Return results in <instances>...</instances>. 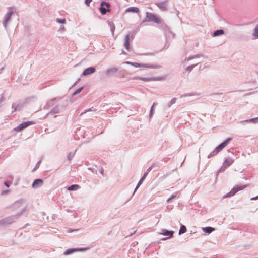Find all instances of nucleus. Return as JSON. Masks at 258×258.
I'll return each mask as SVG.
<instances>
[{
  "label": "nucleus",
  "mask_w": 258,
  "mask_h": 258,
  "mask_svg": "<svg viewBox=\"0 0 258 258\" xmlns=\"http://www.w3.org/2000/svg\"><path fill=\"white\" fill-rule=\"evenodd\" d=\"M34 98V97H28L26 98L23 101L19 100L16 102L13 103L12 105V113L21 110L24 106L29 102L30 100Z\"/></svg>",
  "instance_id": "obj_1"
},
{
  "label": "nucleus",
  "mask_w": 258,
  "mask_h": 258,
  "mask_svg": "<svg viewBox=\"0 0 258 258\" xmlns=\"http://www.w3.org/2000/svg\"><path fill=\"white\" fill-rule=\"evenodd\" d=\"M232 138H228L226 139L224 141L217 146L215 150L209 154L208 158H210L211 157L216 155L219 152L222 151L228 144V143L232 141Z\"/></svg>",
  "instance_id": "obj_2"
},
{
  "label": "nucleus",
  "mask_w": 258,
  "mask_h": 258,
  "mask_svg": "<svg viewBox=\"0 0 258 258\" xmlns=\"http://www.w3.org/2000/svg\"><path fill=\"white\" fill-rule=\"evenodd\" d=\"M25 211V207L23 208L21 211L17 214L2 219V222L4 223L5 225L12 224V223L15 222L17 219H18L21 216V215Z\"/></svg>",
  "instance_id": "obj_3"
},
{
  "label": "nucleus",
  "mask_w": 258,
  "mask_h": 258,
  "mask_svg": "<svg viewBox=\"0 0 258 258\" xmlns=\"http://www.w3.org/2000/svg\"><path fill=\"white\" fill-rule=\"evenodd\" d=\"M8 12L6 14L4 21L3 22V25L6 30L7 28V25L9 23L12 15L14 13L16 10L13 7H9L8 8Z\"/></svg>",
  "instance_id": "obj_4"
},
{
  "label": "nucleus",
  "mask_w": 258,
  "mask_h": 258,
  "mask_svg": "<svg viewBox=\"0 0 258 258\" xmlns=\"http://www.w3.org/2000/svg\"><path fill=\"white\" fill-rule=\"evenodd\" d=\"M146 19L143 22H153L157 24H160L162 22V20L160 18L151 13L146 12Z\"/></svg>",
  "instance_id": "obj_5"
},
{
  "label": "nucleus",
  "mask_w": 258,
  "mask_h": 258,
  "mask_svg": "<svg viewBox=\"0 0 258 258\" xmlns=\"http://www.w3.org/2000/svg\"><path fill=\"white\" fill-rule=\"evenodd\" d=\"M125 63L126 64H131L136 68L142 67L148 69H159L162 67V66L160 65H150L147 64L140 63L138 62H132L130 61H126Z\"/></svg>",
  "instance_id": "obj_6"
},
{
  "label": "nucleus",
  "mask_w": 258,
  "mask_h": 258,
  "mask_svg": "<svg viewBox=\"0 0 258 258\" xmlns=\"http://www.w3.org/2000/svg\"><path fill=\"white\" fill-rule=\"evenodd\" d=\"M134 35L133 32H129L127 33L124 37V46L125 49L128 51H130L131 48L130 46V42L131 40H133Z\"/></svg>",
  "instance_id": "obj_7"
},
{
  "label": "nucleus",
  "mask_w": 258,
  "mask_h": 258,
  "mask_svg": "<svg viewBox=\"0 0 258 258\" xmlns=\"http://www.w3.org/2000/svg\"><path fill=\"white\" fill-rule=\"evenodd\" d=\"M245 187H246V185H237L235 187H234L230 192L227 193V194L225 195L223 198H226L228 197H230L231 196H234L237 192L238 191H240L243 189H244Z\"/></svg>",
  "instance_id": "obj_8"
},
{
  "label": "nucleus",
  "mask_w": 258,
  "mask_h": 258,
  "mask_svg": "<svg viewBox=\"0 0 258 258\" xmlns=\"http://www.w3.org/2000/svg\"><path fill=\"white\" fill-rule=\"evenodd\" d=\"M36 122L35 121H28L26 122H22L18 126L14 128V130L17 132H20L22 131L23 130L29 126L35 124Z\"/></svg>",
  "instance_id": "obj_9"
},
{
  "label": "nucleus",
  "mask_w": 258,
  "mask_h": 258,
  "mask_svg": "<svg viewBox=\"0 0 258 258\" xmlns=\"http://www.w3.org/2000/svg\"><path fill=\"white\" fill-rule=\"evenodd\" d=\"M88 249L87 247L72 248L67 249L63 253L65 255L71 254L77 251H82Z\"/></svg>",
  "instance_id": "obj_10"
},
{
  "label": "nucleus",
  "mask_w": 258,
  "mask_h": 258,
  "mask_svg": "<svg viewBox=\"0 0 258 258\" xmlns=\"http://www.w3.org/2000/svg\"><path fill=\"white\" fill-rule=\"evenodd\" d=\"M174 233V231L168 230H167L165 229H162L161 230V232L160 233V234H161L164 236H168V237L164 238L163 239V240H166V239H168L169 238L172 237L173 236Z\"/></svg>",
  "instance_id": "obj_11"
},
{
  "label": "nucleus",
  "mask_w": 258,
  "mask_h": 258,
  "mask_svg": "<svg viewBox=\"0 0 258 258\" xmlns=\"http://www.w3.org/2000/svg\"><path fill=\"white\" fill-rule=\"evenodd\" d=\"M96 71V68L94 67H90L85 69L83 73V76H87L94 73Z\"/></svg>",
  "instance_id": "obj_12"
},
{
  "label": "nucleus",
  "mask_w": 258,
  "mask_h": 258,
  "mask_svg": "<svg viewBox=\"0 0 258 258\" xmlns=\"http://www.w3.org/2000/svg\"><path fill=\"white\" fill-rule=\"evenodd\" d=\"M60 112V107L58 105L54 107L50 112H49L45 116V118L49 117L50 115H54L59 113Z\"/></svg>",
  "instance_id": "obj_13"
},
{
  "label": "nucleus",
  "mask_w": 258,
  "mask_h": 258,
  "mask_svg": "<svg viewBox=\"0 0 258 258\" xmlns=\"http://www.w3.org/2000/svg\"><path fill=\"white\" fill-rule=\"evenodd\" d=\"M43 183V181L42 179L39 178L35 179L33 182L32 187L33 188H37L40 187L42 185Z\"/></svg>",
  "instance_id": "obj_14"
},
{
  "label": "nucleus",
  "mask_w": 258,
  "mask_h": 258,
  "mask_svg": "<svg viewBox=\"0 0 258 258\" xmlns=\"http://www.w3.org/2000/svg\"><path fill=\"white\" fill-rule=\"evenodd\" d=\"M167 1L156 3V5L161 10L166 11L167 10V7L166 5Z\"/></svg>",
  "instance_id": "obj_15"
},
{
  "label": "nucleus",
  "mask_w": 258,
  "mask_h": 258,
  "mask_svg": "<svg viewBox=\"0 0 258 258\" xmlns=\"http://www.w3.org/2000/svg\"><path fill=\"white\" fill-rule=\"evenodd\" d=\"M161 24V28L164 30L165 32L167 31L168 33L172 35V37H173L174 34L172 33V32L170 31L169 27L162 20Z\"/></svg>",
  "instance_id": "obj_16"
},
{
  "label": "nucleus",
  "mask_w": 258,
  "mask_h": 258,
  "mask_svg": "<svg viewBox=\"0 0 258 258\" xmlns=\"http://www.w3.org/2000/svg\"><path fill=\"white\" fill-rule=\"evenodd\" d=\"M214 230H215L214 228L212 227H209V226L202 228L203 231L205 233L207 234H209L212 232L214 231Z\"/></svg>",
  "instance_id": "obj_17"
},
{
  "label": "nucleus",
  "mask_w": 258,
  "mask_h": 258,
  "mask_svg": "<svg viewBox=\"0 0 258 258\" xmlns=\"http://www.w3.org/2000/svg\"><path fill=\"white\" fill-rule=\"evenodd\" d=\"M233 162L234 160L232 158L230 157H228L225 159L223 162V164L228 167L230 166L233 163Z\"/></svg>",
  "instance_id": "obj_18"
},
{
  "label": "nucleus",
  "mask_w": 258,
  "mask_h": 258,
  "mask_svg": "<svg viewBox=\"0 0 258 258\" xmlns=\"http://www.w3.org/2000/svg\"><path fill=\"white\" fill-rule=\"evenodd\" d=\"M118 71V69L116 68H111L108 69L106 72V75L107 76H110L111 75L116 73Z\"/></svg>",
  "instance_id": "obj_19"
},
{
  "label": "nucleus",
  "mask_w": 258,
  "mask_h": 258,
  "mask_svg": "<svg viewBox=\"0 0 258 258\" xmlns=\"http://www.w3.org/2000/svg\"><path fill=\"white\" fill-rule=\"evenodd\" d=\"M125 12L138 13L139 12V9L138 8L136 7H130L125 10Z\"/></svg>",
  "instance_id": "obj_20"
},
{
  "label": "nucleus",
  "mask_w": 258,
  "mask_h": 258,
  "mask_svg": "<svg viewBox=\"0 0 258 258\" xmlns=\"http://www.w3.org/2000/svg\"><path fill=\"white\" fill-rule=\"evenodd\" d=\"M157 104H158V103H156V102L153 103V104H152V105L151 107V109H150V114L149 115L150 119L152 117V116L155 112L154 108L157 105Z\"/></svg>",
  "instance_id": "obj_21"
},
{
  "label": "nucleus",
  "mask_w": 258,
  "mask_h": 258,
  "mask_svg": "<svg viewBox=\"0 0 258 258\" xmlns=\"http://www.w3.org/2000/svg\"><path fill=\"white\" fill-rule=\"evenodd\" d=\"M224 33V31L222 29H218L214 31L213 32V36L216 37V36H219L222 35Z\"/></svg>",
  "instance_id": "obj_22"
},
{
  "label": "nucleus",
  "mask_w": 258,
  "mask_h": 258,
  "mask_svg": "<svg viewBox=\"0 0 258 258\" xmlns=\"http://www.w3.org/2000/svg\"><path fill=\"white\" fill-rule=\"evenodd\" d=\"M80 188V186L78 184H73L68 187L69 191H76Z\"/></svg>",
  "instance_id": "obj_23"
},
{
  "label": "nucleus",
  "mask_w": 258,
  "mask_h": 258,
  "mask_svg": "<svg viewBox=\"0 0 258 258\" xmlns=\"http://www.w3.org/2000/svg\"><path fill=\"white\" fill-rule=\"evenodd\" d=\"M146 178H145L144 176H142L141 179H140V180L139 181L137 185H136L135 188V190H134V193L133 194V195H134V194L135 193V192L137 191V190L138 189V188L140 187V186L142 184L143 182L144 181V180Z\"/></svg>",
  "instance_id": "obj_24"
},
{
  "label": "nucleus",
  "mask_w": 258,
  "mask_h": 258,
  "mask_svg": "<svg viewBox=\"0 0 258 258\" xmlns=\"http://www.w3.org/2000/svg\"><path fill=\"white\" fill-rule=\"evenodd\" d=\"M156 165V163H153L151 166H150L146 170V172L144 173L143 176L146 178L148 175V174L151 171V170Z\"/></svg>",
  "instance_id": "obj_25"
},
{
  "label": "nucleus",
  "mask_w": 258,
  "mask_h": 258,
  "mask_svg": "<svg viewBox=\"0 0 258 258\" xmlns=\"http://www.w3.org/2000/svg\"><path fill=\"white\" fill-rule=\"evenodd\" d=\"M187 231V228L184 225H181L180 228L179 229L178 234L181 235L183 233H186Z\"/></svg>",
  "instance_id": "obj_26"
},
{
  "label": "nucleus",
  "mask_w": 258,
  "mask_h": 258,
  "mask_svg": "<svg viewBox=\"0 0 258 258\" xmlns=\"http://www.w3.org/2000/svg\"><path fill=\"white\" fill-rule=\"evenodd\" d=\"M203 55L202 54H196V55H192V56H190L189 57H188L186 60L187 61H189L192 59H195V58H200L201 57H203Z\"/></svg>",
  "instance_id": "obj_27"
},
{
  "label": "nucleus",
  "mask_w": 258,
  "mask_h": 258,
  "mask_svg": "<svg viewBox=\"0 0 258 258\" xmlns=\"http://www.w3.org/2000/svg\"><path fill=\"white\" fill-rule=\"evenodd\" d=\"M108 25L110 27V30H111L112 34L113 35L114 31L115 29V26L114 24L111 21H108Z\"/></svg>",
  "instance_id": "obj_28"
},
{
  "label": "nucleus",
  "mask_w": 258,
  "mask_h": 258,
  "mask_svg": "<svg viewBox=\"0 0 258 258\" xmlns=\"http://www.w3.org/2000/svg\"><path fill=\"white\" fill-rule=\"evenodd\" d=\"M99 11L102 15H105L107 12H109L110 10L106 9L104 6H100Z\"/></svg>",
  "instance_id": "obj_29"
},
{
  "label": "nucleus",
  "mask_w": 258,
  "mask_h": 258,
  "mask_svg": "<svg viewBox=\"0 0 258 258\" xmlns=\"http://www.w3.org/2000/svg\"><path fill=\"white\" fill-rule=\"evenodd\" d=\"M166 77L164 76H158V77H153L152 81H162L165 80Z\"/></svg>",
  "instance_id": "obj_30"
},
{
  "label": "nucleus",
  "mask_w": 258,
  "mask_h": 258,
  "mask_svg": "<svg viewBox=\"0 0 258 258\" xmlns=\"http://www.w3.org/2000/svg\"><path fill=\"white\" fill-rule=\"evenodd\" d=\"M84 88V86H82V87L78 88L75 91H74L72 93V96H75L77 94H79V93H80L83 90Z\"/></svg>",
  "instance_id": "obj_31"
},
{
  "label": "nucleus",
  "mask_w": 258,
  "mask_h": 258,
  "mask_svg": "<svg viewBox=\"0 0 258 258\" xmlns=\"http://www.w3.org/2000/svg\"><path fill=\"white\" fill-rule=\"evenodd\" d=\"M100 6H104V7H107V9L108 10H110L109 8H110L111 7V5L108 2H107L106 1H102L100 3Z\"/></svg>",
  "instance_id": "obj_32"
},
{
  "label": "nucleus",
  "mask_w": 258,
  "mask_h": 258,
  "mask_svg": "<svg viewBox=\"0 0 258 258\" xmlns=\"http://www.w3.org/2000/svg\"><path fill=\"white\" fill-rule=\"evenodd\" d=\"M23 203V200H19L14 203L13 206L14 207H19Z\"/></svg>",
  "instance_id": "obj_33"
},
{
  "label": "nucleus",
  "mask_w": 258,
  "mask_h": 258,
  "mask_svg": "<svg viewBox=\"0 0 258 258\" xmlns=\"http://www.w3.org/2000/svg\"><path fill=\"white\" fill-rule=\"evenodd\" d=\"M176 98H173L167 104V107L168 108H170L173 104H175L176 101Z\"/></svg>",
  "instance_id": "obj_34"
},
{
  "label": "nucleus",
  "mask_w": 258,
  "mask_h": 258,
  "mask_svg": "<svg viewBox=\"0 0 258 258\" xmlns=\"http://www.w3.org/2000/svg\"><path fill=\"white\" fill-rule=\"evenodd\" d=\"M257 121H258V117H255V118H251L249 119H247L245 120H243V121H242L241 122H252L254 123H256V122H257Z\"/></svg>",
  "instance_id": "obj_35"
},
{
  "label": "nucleus",
  "mask_w": 258,
  "mask_h": 258,
  "mask_svg": "<svg viewBox=\"0 0 258 258\" xmlns=\"http://www.w3.org/2000/svg\"><path fill=\"white\" fill-rule=\"evenodd\" d=\"M198 64V63L197 64H193V65H190V66H188L186 68V71L188 72H190L194 68L197 66V65Z\"/></svg>",
  "instance_id": "obj_36"
},
{
  "label": "nucleus",
  "mask_w": 258,
  "mask_h": 258,
  "mask_svg": "<svg viewBox=\"0 0 258 258\" xmlns=\"http://www.w3.org/2000/svg\"><path fill=\"white\" fill-rule=\"evenodd\" d=\"M139 79L145 82L152 81V77H140Z\"/></svg>",
  "instance_id": "obj_37"
},
{
  "label": "nucleus",
  "mask_w": 258,
  "mask_h": 258,
  "mask_svg": "<svg viewBox=\"0 0 258 258\" xmlns=\"http://www.w3.org/2000/svg\"><path fill=\"white\" fill-rule=\"evenodd\" d=\"M56 99V98H53V99H51V100H49V101L47 103V106H48V107L53 106L54 105L53 102H54Z\"/></svg>",
  "instance_id": "obj_38"
},
{
  "label": "nucleus",
  "mask_w": 258,
  "mask_h": 258,
  "mask_svg": "<svg viewBox=\"0 0 258 258\" xmlns=\"http://www.w3.org/2000/svg\"><path fill=\"white\" fill-rule=\"evenodd\" d=\"M177 196V192H176L174 194H172L170 198H169L167 200V202H170L171 200L176 198Z\"/></svg>",
  "instance_id": "obj_39"
},
{
  "label": "nucleus",
  "mask_w": 258,
  "mask_h": 258,
  "mask_svg": "<svg viewBox=\"0 0 258 258\" xmlns=\"http://www.w3.org/2000/svg\"><path fill=\"white\" fill-rule=\"evenodd\" d=\"M75 153H76V151H75L74 152H71L69 153V154H68V160H71L74 157Z\"/></svg>",
  "instance_id": "obj_40"
},
{
  "label": "nucleus",
  "mask_w": 258,
  "mask_h": 258,
  "mask_svg": "<svg viewBox=\"0 0 258 258\" xmlns=\"http://www.w3.org/2000/svg\"><path fill=\"white\" fill-rule=\"evenodd\" d=\"M227 168V167L223 163L222 164V166L220 168V169L217 171V174H218L219 172H222L225 171V170Z\"/></svg>",
  "instance_id": "obj_41"
},
{
  "label": "nucleus",
  "mask_w": 258,
  "mask_h": 258,
  "mask_svg": "<svg viewBox=\"0 0 258 258\" xmlns=\"http://www.w3.org/2000/svg\"><path fill=\"white\" fill-rule=\"evenodd\" d=\"M5 101V98L4 96V93L0 95V108L2 106V103Z\"/></svg>",
  "instance_id": "obj_42"
},
{
  "label": "nucleus",
  "mask_w": 258,
  "mask_h": 258,
  "mask_svg": "<svg viewBox=\"0 0 258 258\" xmlns=\"http://www.w3.org/2000/svg\"><path fill=\"white\" fill-rule=\"evenodd\" d=\"M194 95H195V93H185V94H184L183 95H181L180 96V98L185 97H189V96H194Z\"/></svg>",
  "instance_id": "obj_43"
},
{
  "label": "nucleus",
  "mask_w": 258,
  "mask_h": 258,
  "mask_svg": "<svg viewBox=\"0 0 258 258\" xmlns=\"http://www.w3.org/2000/svg\"><path fill=\"white\" fill-rule=\"evenodd\" d=\"M56 21L58 23H61V24H64L66 23V19H59V18H57L56 19Z\"/></svg>",
  "instance_id": "obj_44"
},
{
  "label": "nucleus",
  "mask_w": 258,
  "mask_h": 258,
  "mask_svg": "<svg viewBox=\"0 0 258 258\" xmlns=\"http://www.w3.org/2000/svg\"><path fill=\"white\" fill-rule=\"evenodd\" d=\"M96 110L93 107H91L89 109L85 110L83 112L81 113V114H84L88 111H95Z\"/></svg>",
  "instance_id": "obj_45"
},
{
  "label": "nucleus",
  "mask_w": 258,
  "mask_h": 258,
  "mask_svg": "<svg viewBox=\"0 0 258 258\" xmlns=\"http://www.w3.org/2000/svg\"><path fill=\"white\" fill-rule=\"evenodd\" d=\"M252 35L255 38H258V29L257 31H255V29H254Z\"/></svg>",
  "instance_id": "obj_46"
},
{
  "label": "nucleus",
  "mask_w": 258,
  "mask_h": 258,
  "mask_svg": "<svg viewBox=\"0 0 258 258\" xmlns=\"http://www.w3.org/2000/svg\"><path fill=\"white\" fill-rule=\"evenodd\" d=\"M12 182L11 181H6L4 182V185L7 187H9L10 185L11 184Z\"/></svg>",
  "instance_id": "obj_47"
},
{
  "label": "nucleus",
  "mask_w": 258,
  "mask_h": 258,
  "mask_svg": "<svg viewBox=\"0 0 258 258\" xmlns=\"http://www.w3.org/2000/svg\"><path fill=\"white\" fill-rule=\"evenodd\" d=\"M231 25H233V26H243L245 24H238V23H232Z\"/></svg>",
  "instance_id": "obj_48"
},
{
  "label": "nucleus",
  "mask_w": 258,
  "mask_h": 258,
  "mask_svg": "<svg viewBox=\"0 0 258 258\" xmlns=\"http://www.w3.org/2000/svg\"><path fill=\"white\" fill-rule=\"evenodd\" d=\"M92 0H85V4L87 6H89L90 3L92 2Z\"/></svg>",
  "instance_id": "obj_49"
},
{
  "label": "nucleus",
  "mask_w": 258,
  "mask_h": 258,
  "mask_svg": "<svg viewBox=\"0 0 258 258\" xmlns=\"http://www.w3.org/2000/svg\"><path fill=\"white\" fill-rule=\"evenodd\" d=\"M78 230H79V229H69V230H68V232L71 233V232H74V231H78Z\"/></svg>",
  "instance_id": "obj_50"
},
{
  "label": "nucleus",
  "mask_w": 258,
  "mask_h": 258,
  "mask_svg": "<svg viewBox=\"0 0 258 258\" xmlns=\"http://www.w3.org/2000/svg\"><path fill=\"white\" fill-rule=\"evenodd\" d=\"M104 169L102 167L99 170V172L103 175H104Z\"/></svg>",
  "instance_id": "obj_51"
},
{
  "label": "nucleus",
  "mask_w": 258,
  "mask_h": 258,
  "mask_svg": "<svg viewBox=\"0 0 258 258\" xmlns=\"http://www.w3.org/2000/svg\"><path fill=\"white\" fill-rule=\"evenodd\" d=\"M9 192V190H6L2 191V195H5Z\"/></svg>",
  "instance_id": "obj_52"
},
{
  "label": "nucleus",
  "mask_w": 258,
  "mask_h": 258,
  "mask_svg": "<svg viewBox=\"0 0 258 258\" xmlns=\"http://www.w3.org/2000/svg\"><path fill=\"white\" fill-rule=\"evenodd\" d=\"M257 199H258V196L251 198V200H256Z\"/></svg>",
  "instance_id": "obj_53"
},
{
  "label": "nucleus",
  "mask_w": 258,
  "mask_h": 258,
  "mask_svg": "<svg viewBox=\"0 0 258 258\" xmlns=\"http://www.w3.org/2000/svg\"><path fill=\"white\" fill-rule=\"evenodd\" d=\"M5 225L4 223L2 222V219L0 220V226Z\"/></svg>",
  "instance_id": "obj_54"
},
{
  "label": "nucleus",
  "mask_w": 258,
  "mask_h": 258,
  "mask_svg": "<svg viewBox=\"0 0 258 258\" xmlns=\"http://www.w3.org/2000/svg\"><path fill=\"white\" fill-rule=\"evenodd\" d=\"M64 27L63 25L60 26L59 29L60 30H63L64 29Z\"/></svg>",
  "instance_id": "obj_55"
},
{
  "label": "nucleus",
  "mask_w": 258,
  "mask_h": 258,
  "mask_svg": "<svg viewBox=\"0 0 258 258\" xmlns=\"http://www.w3.org/2000/svg\"><path fill=\"white\" fill-rule=\"evenodd\" d=\"M78 81H79V80H78L77 81H76V82H75V83L73 84L72 87H73V86H74L75 85H76V84L78 82Z\"/></svg>",
  "instance_id": "obj_56"
},
{
  "label": "nucleus",
  "mask_w": 258,
  "mask_h": 258,
  "mask_svg": "<svg viewBox=\"0 0 258 258\" xmlns=\"http://www.w3.org/2000/svg\"><path fill=\"white\" fill-rule=\"evenodd\" d=\"M254 29H255V31H257V29H258V24L255 26V27L254 28Z\"/></svg>",
  "instance_id": "obj_57"
},
{
  "label": "nucleus",
  "mask_w": 258,
  "mask_h": 258,
  "mask_svg": "<svg viewBox=\"0 0 258 258\" xmlns=\"http://www.w3.org/2000/svg\"><path fill=\"white\" fill-rule=\"evenodd\" d=\"M41 163V160L39 161L37 163V166L38 165Z\"/></svg>",
  "instance_id": "obj_58"
},
{
  "label": "nucleus",
  "mask_w": 258,
  "mask_h": 258,
  "mask_svg": "<svg viewBox=\"0 0 258 258\" xmlns=\"http://www.w3.org/2000/svg\"><path fill=\"white\" fill-rule=\"evenodd\" d=\"M135 232H136V231H134V232H133V233H130V236L132 235H133L134 233H135Z\"/></svg>",
  "instance_id": "obj_59"
},
{
  "label": "nucleus",
  "mask_w": 258,
  "mask_h": 258,
  "mask_svg": "<svg viewBox=\"0 0 258 258\" xmlns=\"http://www.w3.org/2000/svg\"><path fill=\"white\" fill-rule=\"evenodd\" d=\"M4 69V68H1L0 69V73L2 72V71Z\"/></svg>",
  "instance_id": "obj_60"
},
{
  "label": "nucleus",
  "mask_w": 258,
  "mask_h": 258,
  "mask_svg": "<svg viewBox=\"0 0 258 258\" xmlns=\"http://www.w3.org/2000/svg\"><path fill=\"white\" fill-rule=\"evenodd\" d=\"M121 54H126V53L123 50H122Z\"/></svg>",
  "instance_id": "obj_61"
},
{
  "label": "nucleus",
  "mask_w": 258,
  "mask_h": 258,
  "mask_svg": "<svg viewBox=\"0 0 258 258\" xmlns=\"http://www.w3.org/2000/svg\"><path fill=\"white\" fill-rule=\"evenodd\" d=\"M176 11H177V15L178 16V15L179 12H178V11H177V10H176Z\"/></svg>",
  "instance_id": "obj_62"
},
{
  "label": "nucleus",
  "mask_w": 258,
  "mask_h": 258,
  "mask_svg": "<svg viewBox=\"0 0 258 258\" xmlns=\"http://www.w3.org/2000/svg\"><path fill=\"white\" fill-rule=\"evenodd\" d=\"M254 92L253 93H249L248 94H253ZM246 95H248V94H247Z\"/></svg>",
  "instance_id": "obj_63"
},
{
  "label": "nucleus",
  "mask_w": 258,
  "mask_h": 258,
  "mask_svg": "<svg viewBox=\"0 0 258 258\" xmlns=\"http://www.w3.org/2000/svg\"><path fill=\"white\" fill-rule=\"evenodd\" d=\"M10 178H11V179H13V176H10Z\"/></svg>",
  "instance_id": "obj_64"
}]
</instances>
